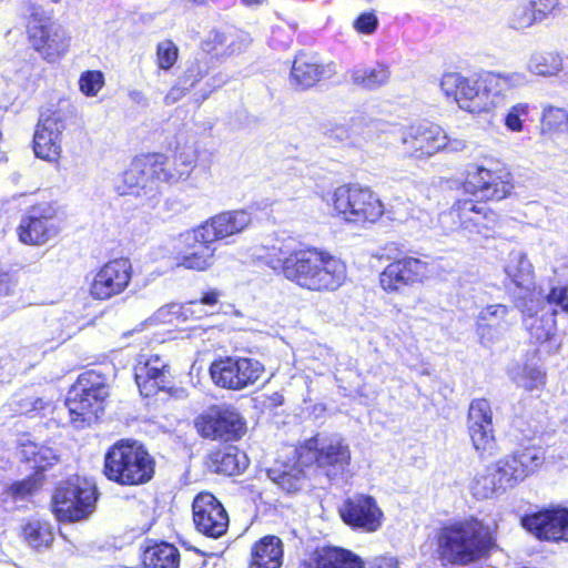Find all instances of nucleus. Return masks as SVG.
Here are the masks:
<instances>
[{
    "label": "nucleus",
    "instance_id": "obj_41",
    "mask_svg": "<svg viewBox=\"0 0 568 568\" xmlns=\"http://www.w3.org/2000/svg\"><path fill=\"white\" fill-rule=\"evenodd\" d=\"M474 449L481 457L490 456L495 450L494 425H467Z\"/></svg>",
    "mask_w": 568,
    "mask_h": 568
},
{
    "label": "nucleus",
    "instance_id": "obj_63",
    "mask_svg": "<svg viewBox=\"0 0 568 568\" xmlns=\"http://www.w3.org/2000/svg\"><path fill=\"white\" fill-rule=\"evenodd\" d=\"M245 45H246V42L244 39H242L239 45L234 41H231L229 43V49H230L231 53H234L236 51H241L243 49V47H245Z\"/></svg>",
    "mask_w": 568,
    "mask_h": 568
},
{
    "label": "nucleus",
    "instance_id": "obj_60",
    "mask_svg": "<svg viewBox=\"0 0 568 568\" xmlns=\"http://www.w3.org/2000/svg\"><path fill=\"white\" fill-rule=\"evenodd\" d=\"M390 214V219L395 221L404 222L408 219H420L419 215L415 213V210H408L406 213H402L399 209H395V206L392 207V210L388 212Z\"/></svg>",
    "mask_w": 568,
    "mask_h": 568
},
{
    "label": "nucleus",
    "instance_id": "obj_48",
    "mask_svg": "<svg viewBox=\"0 0 568 568\" xmlns=\"http://www.w3.org/2000/svg\"><path fill=\"white\" fill-rule=\"evenodd\" d=\"M467 425H494L491 406L486 398H477L470 403Z\"/></svg>",
    "mask_w": 568,
    "mask_h": 568
},
{
    "label": "nucleus",
    "instance_id": "obj_29",
    "mask_svg": "<svg viewBox=\"0 0 568 568\" xmlns=\"http://www.w3.org/2000/svg\"><path fill=\"white\" fill-rule=\"evenodd\" d=\"M283 557L282 540L276 536L268 535L252 546L248 568H281Z\"/></svg>",
    "mask_w": 568,
    "mask_h": 568
},
{
    "label": "nucleus",
    "instance_id": "obj_10",
    "mask_svg": "<svg viewBox=\"0 0 568 568\" xmlns=\"http://www.w3.org/2000/svg\"><path fill=\"white\" fill-rule=\"evenodd\" d=\"M504 272L507 278L519 290L514 294L515 307L524 315L532 316L540 305L535 291L534 266L525 252L513 250L509 252Z\"/></svg>",
    "mask_w": 568,
    "mask_h": 568
},
{
    "label": "nucleus",
    "instance_id": "obj_43",
    "mask_svg": "<svg viewBox=\"0 0 568 568\" xmlns=\"http://www.w3.org/2000/svg\"><path fill=\"white\" fill-rule=\"evenodd\" d=\"M268 476L280 488L290 494L300 490L305 483L304 471L297 467L282 471L270 469Z\"/></svg>",
    "mask_w": 568,
    "mask_h": 568
},
{
    "label": "nucleus",
    "instance_id": "obj_7",
    "mask_svg": "<svg viewBox=\"0 0 568 568\" xmlns=\"http://www.w3.org/2000/svg\"><path fill=\"white\" fill-rule=\"evenodd\" d=\"M108 396L109 386L103 375L94 371L82 373L65 399L71 422L79 427V423H91L98 418Z\"/></svg>",
    "mask_w": 568,
    "mask_h": 568
},
{
    "label": "nucleus",
    "instance_id": "obj_21",
    "mask_svg": "<svg viewBox=\"0 0 568 568\" xmlns=\"http://www.w3.org/2000/svg\"><path fill=\"white\" fill-rule=\"evenodd\" d=\"M523 526L537 538L548 541H568V508L545 509L521 519Z\"/></svg>",
    "mask_w": 568,
    "mask_h": 568
},
{
    "label": "nucleus",
    "instance_id": "obj_38",
    "mask_svg": "<svg viewBox=\"0 0 568 568\" xmlns=\"http://www.w3.org/2000/svg\"><path fill=\"white\" fill-rule=\"evenodd\" d=\"M510 379L528 392L539 389L546 383L545 373L535 365H516L509 371Z\"/></svg>",
    "mask_w": 568,
    "mask_h": 568
},
{
    "label": "nucleus",
    "instance_id": "obj_25",
    "mask_svg": "<svg viewBox=\"0 0 568 568\" xmlns=\"http://www.w3.org/2000/svg\"><path fill=\"white\" fill-rule=\"evenodd\" d=\"M168 365L159 355H139L134 365V378L141 395L150 397L164 389L168 378Z\"/></svg>",
    "mask_w": 568,
    "mask_h": 568
},
{
    "label": "nucleus",
    "instance_id": "obj_22",
    "mask_svg": "<svg viewBox=\"0 0 568 568\" xmlns=\"http://www.w3.org/2000/svg\"><path fill=\"white\" fill-rule=\"evenodd\" d=\"M514 311L504 304L483 307L477 316V332L481 343L490 345L501 339L516 323Z\"/></svg>",
    "mask_w": 568,
    "mask_h": 568
},
{
    "label": "nucleus",
    "instance_id": "obj_49",
    "mask_svg": "<svg viewBox=\"0 0 568 568\" xmlns=\"http://www.w3.org/2000/svg\"><path fill=\"white\" fill-rule=\"evenodd\" d=\"M104 83V74L101 71L89 70L81 73L79 89L85 97L93 98L98 95Z\"/></svg>",
    "mask_w": 568,
    "mask_h": 568
},
{
    "label": "nucleus",
    "instance_id": "obj_58",
    "mask_svg": "<svg viewBox=\"0 0 568 568\" xmlns=\"http://www.w3.org/2000/svg\"><path fill=\"white\" fill-rule=\"evenodd\" d=\"M28 11L30 12L31 21L29 22V26H41L47 24L45 21L49 20V16L47 12L36 3H30Z\"/></svg>",
    "mask_w": 568,
    "mask_h": 568
},
{
    "label": "nucleus",
    "instance_id": "obj_61",
    "mask_svg": "<svg viewBox=\"0 0 568 568\" xmlns=\"http://www.w3.org/2000/svg\"><path fill=\"white\" fill-rule=\"evenodd\" d=\"M129 97L131 99V101L135 104H139V105H142V106H148L149 105V100L148 98L145 97V94L141 91H138V90H133L129 93Z\"/></svg>",
    "mask_w": 568,
    "mask_h": 568
},
{
    "label": "nucleus",
    "instance_id": "obj_15",
    "mask_svg": "<svg viewBox=\"0 0 568 568\" xmlns=\"http://www.w3.org/2000/svg\"><path fill=\"white\" fill-rule=\"evenodd\" d=\"M463 187L481 200L500 201L510 194L513 184L507 172L473 164L467 168Z\"/></svg>",
    "mask_w": 568,
    "mask_h": 568
},
{
    "label": "nucleus",
    "instance_id": "obj_26",
    "mask_svg": "<svg viewBox=\"0 0 568 568\" xmlns=\"http://www.w3.org/2000/svg\"><path fill=\"white\" fill-rule=\"evenodd\" d=\"M29 38L34 50L50 62L59 59L68 50L70 41L64 28L55 23L30 26Z\"/></svg>",
    "mask_w": 568,
    "mask_h": 568
},
{
    "label": "nucleus",
    "instance_id": "obj_28",
    "mask_svg": "<svg viewBox=\"0 0 568 568\" xmlns=\"http://www.w3.org/2000/svg\"><path fill=\"white\" fill-rule=\"evenodd\" d=\"M164 161L160 153L145 154L135 158L128 170L122 174L123 186H118L121 194L136 193L135 189L145 187L150 178L154 179V171Z\"/></svg>",
    "mask_w": 568,
    "mask_h": 568
},
{
    "label": "nucleus",
    "instance_id": "obj_2",
    "mask_svg": "<svg viewBox=\"0 0 568 568\" xmlns=\"http://www.w3.org/2000/svg\"><path fill=\"white\" fill-rule=\"evenodd\" d=\"M528 83L526 73L487 72L478 79L465 78L456 72L446 73L440 80V89L458 106L473 114H488L494 118L506 106V91Z\"/></svg>",
    "mask_w": 568,
    "mask_h": 568
},
{
    "label": "nucleus",
    "instance_id": "obj_56",
    "mask_svg": "<svg viewBox=\"0 0 568 568\" xmlns=\"http://www.w3.org/2000/svg\"><path fill=\"white\" fill-rule=\"evenodd\" d=\"M531 3L539 21H541L551 14L559 7L560 2L559 0H531Z\"/></svg>",
    "mask_w": 568,
    "mask_h": 568
},
{
    "label": "nucleus",
    "instance_id": "obj_24",
    "mask_svg": "<svg viewBox=\"0 0 568 568\" xmlns=\"http://www.w3.org/2000/svg\"><path fill=\"white\" fill-rule=\"evenodd\" d=\"M64 129L65 123L58 114L41 118L33 135L36 156L49 162L57 161L61 153Z\"/></svg>",
    "mask_w": 568,
    "mask_h": 568
},
{
    "label": "nucleus",
    "instance_id": "obj_17",
    "mask_svg": "<svg viewBox=\"0 0 568 568\" xmlns=\"http://www.w3.org/2000/svg\"><path fill=\"white\" fill-rule=\"evenodd\" d=\"M132 278V265L128 258H115L105 263L94 274L90 283V294L94 300H109L121 294Z\"/></svg>",
    "mask_w": 568,
    "mask_h": 568
},
{
    "label": "nucleus",
    "instance_id": "obj_59",
    "mask_svg": "<svg viewBox=\"0 0 568 568\" xmlns=\"http://www.w3.org/2000/svg\"><path fill=\"white\" fill-rule=\"evenodd\" d=\"M14 287L12 276L8 272H0V296H8Z\"/></svg>",
    "mask_w": 568,
    "mask_h": 568
},
{
    "label": "nucleus",
    "instance_id": "obj_40",
    "mask_svg": "<svg viewBox=\"0 0 568 568\" xmlns=\"http://www.w3.org/2000/svg\"><path fill=\"white\" fill-rule=\"evenodd\" d=\"M537 311H539V308ZM537 313L538 312H536L532 316L523 314L524 323L526 328L529 331L530 336L537 342L544 343L549 341L556 332L555 315L557 314V310H554L551 314L547 316H541L538 318L536 317Z\"/></svg>",
    "mask_w": 568,
    "mask_h": 568
},
{
    "label": "nucleus",
    "instance_id": "obj_42",
    "mask_svg": "<svg viewBox=\"0 0 568 568\" xmlns=\"http://www.w3.org/2000/svg\"><path fill=\"white\" fill-rule=\"evenodd\" d=\"M23 536L28 544L36 548H47L53 540L52 527L47 521L33 520L23 527Z\"/></svg>",
    "mask_w": 568,
    "mask_h": 568
},
{
    "label": "nucleus",
    "instance_id": "obj_13",
    "mask_svg": "<svg viewBox=\"0 0 568 568\" xmlns=\"http://www.w3.org/2000/svg\"><path fill=\"white\" fill-rule=\"evenodd\" d=\"M199 434L209 439L233 442L245 433V422L240 413L226 405L211 407L196 418Z\"/></svg>",
    "mask_w": 568,
    "mask_h": 568
},
{
    "label": "nucleus",
    "instance_id": "obj_35",
    "mask_svg": "<svg viewBox=\"0 0 568 568\" xmlns=\"http://www.w3.org/2000/svg\"><path fill=\"white\" fill-rule=\"evenodd\" d=\"M499 476L495 471V467L487 466L483 471L478 473L471 481V493L476 498L485 499L494 495L504 493L507 488L504 481H499Z\"/></svg>",
    "mask_w": 568,
    "mask_h": 568
},
{
    "label": "nucleus",
    "instance_id": "obj_12",
    "mask_svg": "<svg viewBox=\"0 0 568 568\" xmlns=\"http://www.w3.org/2000/svg\"><path fill=\"white\" fill-rule=\"evenodd\" d=\"M400 140L405 152L417 158L432 156L444 149L448 151H459L465 148L464 141H448L443 129L430 122L412 125L402 133Z\"/></svg>",
    "mask_w": 568,
    "mask_h": 568
},
{
    "label": "nucleus",
    "instance_id": "obj_47",
    "mask_svg": "<svg viewBox=\"0 0 568 568\" xmlns=\"http://www.w3.org/2000/svg\"><path fill=\"white\" fill-rule=\"evenodd\" d=\"M537 21L539 19L531 1L516 6L508 18L509 27L517 30L528 28Z\"/></svg>",
    "mask_w": 568,
    "mask_h": 568
},
{
    "label": "nucleus",
    "instance_id": "obj_34",
    "mask_svg": "<svg viewBox=\"0 0 568 568\" xmlns=\"http://www.w3.org/2000/svg\"><path fill=\"white\" fill-rule=\"evenodd\" d=\"M211 467L217 474L233 476L241 474L247 467L246 455L236 447H229L211 454Z\"/></svg>",
    "mask_w": 568,
    "mask_h": 568
},
{
    "label": "nucleus",
    "instance_id": "obj_46",
    "mask_svg": "<svg viewBox=\"0 0 568 568\" xmlns=\"http://www.w3.org/2000/svg\"><path fill=\"white\" fill-rule=\"evenodd\" d=\"M168 312L182 321L200 320L210 314L200 300L190 301L184 304H171L168 306Z\"/></svg>",
    "mask_w": 568,
    "mask_h": 568
},
{
    "label": "nucleus",
    "instance_id": "obj_3",
    "mask_svg": "<svg viewBox=\"0 0 568 568\" xmlns=\"http://www.w3.org/2000/svg\"><path fill=\"white\" fill-rule=\"evenodd\" d=\"M437 541L440 558L458 566L478 560L493 545L488 529L476 518L443 527Z\"/></svg>",
    "mask_w": 568,
    "mask_h": 568
},
{
    "label": "nucleus",
    "instance_id": "obj_11",
    "mask_svg": "<svg viewBox=\"0 0 568 568\" xmlns=\"http://www.w3.org/2000/svg\"><path fill=\"white\" fill-rule=\"evenodd\" d=\"M264 372V366L254 358L225 357L214 361L210 367L213 382L223 388L242 390L255 384Z\"/></svg>",
    "mask_w": 568,
    "mask_h": 568
},
{
    "label": "nucleus",
    "instance_id": "obj_52",
    "mask_svg": "<svg viewBox=\"0 0 568 568\" xmlns=\"http://www.w3.org/2000/svg\"><path fill=\"white\" fill-rule=\"evenodd\" d=\"M34 363L28 361L26 363H17L16 358L6 356L0 359V383H4L11 378V376L24 372L28 367L33 366Z\"/></svg>",
    "mask_w": 568,
    "mask_h": 568
},
{
    "label": "nucleus",
    "instance_id": "obj_31",
    "mask_svg": "<svg viewBox=\"0 0 568 568\" xmlns=\"http://www.w3.org/2000/svg\"><path fill=\"white\" fill-rule=\"evenodd\" d=\"M189 250L183 254L181 265L189 270L205 271L214 263V242L190 239V232L183 235Z\"/></svg>",
    "mask_w": 568,
    "mask_h": 568
},
{
    "label": "nucleus",
    "instance_id": "obj_37",
    "mask_svg": "<svg viewBox=\"0 0 568 568\" xmlns=\"http://www.w3.org/2000/svg\"><path fill=\"white\" fill-rule=\"evenodd\" d=\"M527 71L534 75L554 77L562 69V59L557 52H534L526 64Z\"/></svg>",
    "mask_w": 568,
    "mask_h": 568
},
{
    "label": "nucleus",
    "instance_id": "obj_33",
    "mask_svg": "<svg viewBox=\"0 0 568 568\" xmlns=\"http://www.w3.org/2000/svg\"><path fill=\"white\" fill-rule=\"evenodd\" d=\"M142 562L145 568H178L180 552L172 544L153 542L144 547Z\"/></svg>",
    "mask_w": 568,
    "mask_h": 568
},
{
    "label": "nucleus",
    "instance_id": "obj_27",
    "mask_svg": "<svg viewBox=\"0 0 568 568\" xmlns=\"http://www.w3.org/2000/svg\"><path fill=\"white\" fill-rule=\"evenodd\" d=\"M336 73L334 63L323 64L314 54L300 53L296 55L292 70L291 83L304 90L313 87L323 79H328Z\"/></svg>",
    "mask_w": 568,
    "mask_h": 568
},
{
    "label": "nucleus",
    "instance_id": "obj_62",
    "mask_svg": "<svg viewBox=\"0 0 568 568\" xmlns=\"http://www.w3.org/2000/svg\"><path fill=\"white\" fill-rule=\"evenodd\" d=\"M219 296L220 294L217 291H211L205 293L200 301L204 306H214L219 301Z\"/></svg>",
    "mask_w": 568,
    "mask_h": 568
},
{
    "label": "nucleus",
    "instance_id": "obj_19",
    "mask_svg": "<svg viewBox=\"0 0 568 568\" xmlns=\"http://www.w3.org/2000/svg\"><path fill=\"white\" fill-rule=\"evenodd\" d=\"M252 223L246 210L219 213L190 232V239L215 242L242 233Z\"/></svg>",
    "mask_w": 568,
    "mask_h": 568
},
{
    "label": "nucleus",
    "instance_id": "obj_1",
    "mask_svg": "<svg viewBox=\"0 0 568 568\" xmlns=\"http://www.w3.org/2000/svg\"><path fill=\"white\" fill-rule=\"evenodd\" d=\"M255 257L301 288L334 292L346 280V265L336 256L317 248L295 250L287 240L256 248Z\"/></svg>",
    "mask_w": 568,
    "mask_h": 568
},
{
    "label": "nucleus",
    "instance_id": "obj_8",
    "mask_svg": "<svg viewBox=\"0 0 568 568\" xmlns=\"http://www.w3.org/2000/svg\"><path fill=\"white\" fill-rule=\"evenodd\" d=\"M95 501V486L85 478L75 476L55 489L53 511L59 520L78 521L93 513Z\"/></svg>",
    "mask_w": 568,
    "mask_h": 568
},
{
    "label": "nucleus",
    "instance_id": "obj_36",
    "mask_svg": "<svg viewBox=\"0 0 568 568\" xmlns=\"http://www.w3.org/2000/svg\"><path fill=\"white\" fill-rule=\"evenodd\" d=\"M389 77V68L384 63H376L372 68H355L351 73L352 82L366 90H375L385 85Z\"/></svg>",
    "mask_w": 568,
    "mask_h": 568
},
{
    "label": "nucleus",
    "instance_id": "obj_4",
    "mask_svg": "<svg viewBox=\"0 0 568 568\" xmlns=\"http://www.w3.org/2000/svg\"><path fill=\"white\" fill-rule=\"evenodd\" d=\"M154 471L153 457L135 440L121 439L104 456V475L120 485H143L153 478Z\"/></svg>",
    "mask_w": 568,
    "mask_h": 568
},
{
    "label": "nucleus",
    "instance_id": "obj_6",
    "mask_svg": "<svg viewBox=\"0 0 568 568\" xmlns=\"http://www.w3.org/2000/svg\"><path fill=\"white\" fill-rule=\"evenodd\" d=\"M328 202L337 216L348 223H376L385 213L379 197L359 184H344L334 190Z\"/></svg>",
    "mask_w": 568,
    "mask_h": 568
},
{
    "label": "nucleus",
    "instance_id": "obj_54",
    "mask_svg": "<svg viewBox=\"0 0 568 568\" xmlns=\"http://www.w3.org/2000/svg\"><path fill=\"white\" fill-rule=\"evenodd\" d=\"M38 480L36 478L29 477L21 481H17L11 485L10 493L13 497L23 499L27 496L31 495L33 490L38 487Z\"/></svg>",
    "mask_w": 568,
    "mask_h": 568
},
{
    "label": "nucleus",
    "instance_id": "obj_18",
    "mask_svg": "<svg viewBox=\"0 0 568 568\" xmlns=\"http://www.w3.org/2000/svg\"><path fill=\"white\" fill-rule=\"evenodd\" d=\"M544 460L540 448L528 447L497 460L493 466L500 477L499 481H504L506 488H511L535 473Z\"/></svg>",
    "mask_w": 568,
    "mask_h": 568
},
{
    "label": "nucleus",
    "instance_id": "obj_55",
    "mask_svg": "<svg viewBox=\"0 0 568 568\" xmlns=\"http://www.w3.org/2000/svg\"><path fill=\"white\" fill-rule=\"evenodd\" d=\"M378 24V20L374 13H362L354 22V27L358 32L373 33Z\"/></svg>",
    "mask_w": 568,
    "mask_h": 568
},
{
    "label": "nucleus",
    "instance_id": "obj_5",
    "mask_svg": "<svg viewBox=\"0 0 568 568\" xmlns=\"http://www.w3.org/2000/svg\"><path fill=\"white\" fill-rule=\"evenodd\" d=\"M499 226V215L473 199H457L438 214L437 227L445 235L489 236Z\"/></svg>",
    "mask_w": 568,
    "mask_h": 568
},
{
    "label": "nucleus",
    "instance_id": "obj_44",
    "mask_svg": "<svg viewBox=\"0 0 568 568\" xmlns=\"http://www.w3.org/2000/svg\"><path fill=\"white\" fill-rule=\"evenodd\" d=\"M541 125L545 132H568V109L552 105L544 108Z\"/></svg>",
    "mask_w": 568,
    "mask_h": 568
},
{
    "label": "nucleus",
    "instance_id": "obj_14",
    "mask_svg": "<svg viewBox=\"0 0 568 568\" xmlns=\"http://www.w3.org/2000/svg\"><path fill=\"white\" fill-rule=\"evenodd\" d=\"M59 233L57 209L47 202L30 207L18 227L20 241L28 245H44Z\"/></svg>",
    "mask_w": 568,
    "mask_h": 568
},
{
    "label": "nucleus",
    "instance_id": "obj_51",
    "mask_svg": "<svg viewBox=\"0 0 568 568\" xmlns=\"http://www.w3.org/2000/svg\"><path fill=\"white\" fill-rule=\"evenodd\" d=\"M179 50L172 41H163L156 48L158 65L162 70L171 69L178 60Z\"/></svg>",
    "mask_w": 568,
    "mask_h": 568
},
{
    "label": "nucleus",
    "instance_id": "obj_16",
    "mask_svg": "<svg viewBox=\"0 0 568 568\" xmlns=\"http://www.w3.org/2000/svg\"><path fill=\"white\" fill-rule=\"evenodd\" d=\"M430 273L432 266L428 262L406 256L389 263L381 273L379 283L384 291L394 293L416 283H423Z\"/></svg>",
    "mask_w": 568,
    "mask_h": 568
},
{
    "label": "nucleus",
    "instance_id": "obj_30",
    "mask_svg": "<svg viewBox=\"0 0 568 568\" xmlns=\"http://www.w3.org/2000/svg\"><path fill=\"white\" fill-rule=\"evenodd\" d=\"M196 153L193 149H183L175 153L173 159V170L165 168L166 158L154 171V179L163 182H178L190 176L196 164Z\"/></svg>",
    "mask_w": 568,
    "mask_h": 568
},
{
    "label": "nucleus",
    "instance_id": "obj_57",
    "mask_svg": "<svg viewBox=\"0 0 568 568\" xmlns=\"http://www.w3.org/2000/svg\"><path fill=\"white\" fill-rule=\"evenodd\" d=\"M191 89L186 84L181 83L178 79L176 83L169 90L164 97V103L171 105L180 101Z\"/></svg>",
    "mask_w": 568,
    "mask_h": 568
},
{
    "label": "nucleus",
    "instance_id": "obj_9",
    "mask_svg": "<svg viewBox=\"0 0 568 568\" xmlns=\"http://www.w3.org/2000/svg\"><path fill=\"white\" fill-rule=\"evenodd\" d=\"M302 463L315 462L328 477L343 474L351 463L348 445L337 435H316L296 449Z\"/></svg>",
    "mask_w": 568,
    "mask_h": 568
},
{
    "label": "nucleus",
    "instance_id": "obj_53",
    "mask_svg": "<svg viewBox=\"0 0 568 568\" xmlns=\"http://www.w3.org/2000/svg\"><path fill=\"white\" fill-rule=\"evenodd\" d=\"M546 301L549 305L555 306L554 310L568 314V285L552 286L546 295Z\"/></svg>",
    "mask_w": 568,
    "mask_h": 568
},
{
    "label": "nucleus",
    "instance_id": "obj_23",
    "mask_svg": "<svg viewBox=\"0 0 568 568\" xmlns=\"http://www.w3.org/2000/svg\"><path fill=\"white\" fill-rule=\"evenodd\" d=\"M339 514L345 524L366 531L377 530L383 517L375 499L367 495H357L346 499Z\"/></svg>",
    "mask_w": 568,
    "mask_h": 568
},
{
    "label": "nucleus",
    "instance_id": "obj_64",
    "mask_svg": "<svg viewBox=\"0 0 568 568\" xmlns=\"http://www.w3.org/2000/svg\"><path fill=\"white\" fill-rule=\"evenodd\" d=\"M225 40L226 39L223 34L214 33V41L216 42V44H223Z\"/></svg>",
    "mask_w": 568,
    "mask_h": 568
},
{
    "label": "nucleus",
    "instance_id": "obj_32",
    "mask_svg": "<svg viewBox=\"0 0 568 568\" xmlns=\"http://www.w3.org/2000/svg\"><path fill=\"white\" fill-rule=\"evenodd\" d=\"M52 402L44 397L41 392L27 386L16 393L10 402V407L16 414L39 415L51 408Z\"/></svg>",
    "mask_w": 568,
    "mask_h": 568
},
{
    "label": "nucleus",
    "instance_id": "obj_45",
    "mask_svg": "<svg viewBox=\"0 0 568 568\" xmlns=\"http://www.w3.org/2000/svg\"><path fill=\"white\" fill-rule=\"evenodd\" d=\"M530 109V104L527 102H519L511 105L504 115V125L506 129L514 133L523 132Z\"/></svg>",
    "mask_w": 568,
    "mask_h": 568
},
{
    "label": "nucleus",
    "instance_id": "obj_20",
    "mask_svg": "<svg viewBox=\"0 0 568 568\" xmlns=\"http://www.w3.org/2000/svg\"><path fill=\"white\" fill-rule=\"evenodd\" d=\"M192 510L195 528L201 534L216 539L226 532L227 513L212 494H199L193 500Z\"/></svg>",
    "mask_w": 568,
    "mask_h": 568
},
{
    "label": "nucleus",
    "instance_id": "obj_39",
    "mask_svg": "<svg viewBox=\"0 0 568 568\" xmlns=\"http://www.w3.org/2000/svg\"><path fill=\"white\" fill-rule=\"evenodd\" d=\"M20 454L26 462L32 463V468L37 470H45L58 460V456L51 447L33 442L22 444Z\"/></svg>",
    "mask_w": 568,
    "mask_h": 568
},
{
    "label": "nucleus",
    "instance_id": "obj_50",
    "mask_svg": "<svg viewBox=\"0 0 568 568\" xmlns=\"http://www.w3.org/2000/svg\"><path fill=\"white\" fill-rule=\"evenodd\" d=\"M209 70L210 65L206 59L195 60L186 67L179 79L181 80V83L186 84V87L192 89L209 73Z\"/></svg>",
    "mask_w": 568,
    "mask_h": 568
}]
</instances>
